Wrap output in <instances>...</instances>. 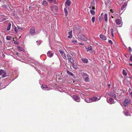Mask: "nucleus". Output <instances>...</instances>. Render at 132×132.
Wrapping results in <instances>:
<instances>
[{"instance_id": "1", "label": "nucleus", "mask_w": 132, "mask_h": 132, "mask_svg": "<svg viewBox=\"0 0 132 132\" xmlns=\"http://www.w3.org/2000/svg\"><path fill=\"white\" fill-rule=\"evenodd\" d=\"M78 38L81 40L86 41L87 40V37L83 34H79L78 35Z\"/></svg>"}, {"instance_id": "2", "label": "nucleus", "mask_w": 132, "mask_h": 132, "mask_svg": "<svg viewBox=\"0 0 132 132\" xmlns=\"http://www.w3.org/2000/svg\"><path fill=\"white\" fill-rule=\"evenodd\" d=\"M29 34L31 36H34L36 34L35 28L34 27H32L29 30Z\"/></svg>"}, {"instance_id": "3", "label": "nucleus", "mask_w": 132, "mask_h": 132, "mask_svg": "<svg viewBox=\"0 0 132 132\" xmlns=\"http://www.w3.org/2000/svg\"><path fill=\"white\" fill-rule=\"evenodd\" d=\"M101 97L99 96H95L90 98L91 102L97 101L100 99Z\"/></svg>"}, {"instance_id": "4", "label": "nucleus", "mask_w": 132, "mask_h": 132, "mask_svg": "<svg viewBox=\"0 0 132 132\" xmlns=\"http://www.w3.org/2000/svg\"><path fill=\"white\" fill-rule=\"evenodd\" d=\"M130 101V100L129 98H126L124 101L123 105L125 106H127L129 104Z\"/></svg>"}, {"instance_id": "5", "label": "nucleus", "mask_w": 132, "mask_h": 132, "mask_svg": "<svg viewBox=\"0 0 132 132\" xmlns=\"http://www.w3.org/2000/svg\"><path fill=\"white\" fill-rule=\"evenodd\" d=\"M73 99L76 102H79L80 101V97L78 96L74 95L72 96Z\"/></svg>"}, {"instance_id": "6", "label": "nucleus", "mask_w": 132, "mask_h": 132, "mask_svg": "<svg viewBox=\"0 0 132 132\" xmlns=\"http://www.w3.org/2000/svg\"><path fill=\"white\" fill-rule=\"evenodd\" d=\"M67 56L68 60L69 62L71 64L73 63L74 61L72 57L69 54H67Z\"/></svg>"}, {"instance_id": "7", "label": "nucleus", "mask_w": 132, "mask_h": 132, "mask_svg": "<svg viewBox=\"0 0 132 132\" xmlns=\"http://www.w3.org/2000/svg\"><path fill=\"white\" fill-rule=\"evenodd\" d=\"M59 52L63 59L65 60H67V58L64 52L62 50H59Z\"/></svg>"}, {"instance_id": "8", "label": "nucleus", "mask_w": 132, "mask_h": 132, "mask_svg": "<svg viewBox=\"0 0 132 132\" xmlns=\"http://www.w3.org/2000/svg\"><path fill=\"white\" fill-rule=\"evenodd\" d=\"M2 75L3 78H4L6 76V72L2 69L0 70V76Z\"/></svg>"}, {"instance_id": "9", "label": "nucleus", "mask_w": 132, "mask_h": 132, "mask_svg": "<svg viewBox=\"0 0 132 132\" xmlns=\"http://www.w3.org/2000/svg\"><path fill=\"white\" fill-rule=\"evenodd\" d=\"M121 19H116L115 20V22L117 25H118L119 27H121L122 26V23H121Z\"/></svg>"}, {"instance_id": "10", "label": "nucleus", "mask_w": 132, "mask_h": 132, "mask_svg": "<svg viewBox=\"0 0 132 132\" xmlns=\"http://www.w3.org/2000/svg\"><path fill=\"white\" fill-rule=\"evenodd\" d=\"M106 100L110 104L114 103L115 102L114 101L113 99L111 98H109L108 97L107 98Z\"/></svg>"}, {"instance_id": "11", "label": "nucleus", "mask_w": 132, "mask_h": 132, "mask_svg": "<svg viewBox=\"0 0 132 132\" xmlns=\"http://www.w3.org/2000/svg\"><path fill=\"white\" fill-rule=\"evenodd\" d=\"M109 95L112 96L113 98H116V96L115 93L113 92H112L109 93Z\"/></svg>"}, {"instance_id": "12", "label": "nucleus", "mask_w": 132, "mask_h": 132, "mask_svg": "<svg viewBox=\"0 0 132 132\" xmlns=\"http://www.w3.org/2000/svg\"><path fill=\"white\" fill-rule=\"evenodd\" d=\"M48 56L50 57H51L53 55V53H52V52L50 51H48L47 53Z\"/></svg>"}, {"instance_id": "13", "label": "nucleus", "mask_w": 132, "mask_h": 132, "mask_svg": "<svg viewBox=\"0 0 132 132\" xmlns=\"http://www.w3.org/2000/svg\"><path fill=\"white\" fill-rule=\"evenodd\" d=\"M42 4L44 6H48V2L45 0H43L42 2Z\"/></svg>"}, {"instance_id": "14", "label": "nucleus", "mask_w": 132, "mask_h": 132, "mask_svg": "<svg viewBox=\"0 0 132 132\" xmlns=\"http://www.w3.org/2000/svg\"><path fill=\"white\" fill-rule=\"evenodd\" d=\"M71 3V2L69 0H67L65 2V6L67 5L68 6H69Z\"/></svg>"}, {"instance_id": "15", "label": "nucleus", "mask_w": 132, "mask_h": 132, "mask_svg": "<svg viewBox=\"0 0 132 132\" xmlns=\"http://www.w3.org/2000/svg\"><path fill=\"white\" fill-rule=\"evenodd\" d=\"M100 38L103 40H105L106 39V37L102 34H101L100 35Z\"/></svg>"}, {"instance_id": "16", "label": "nucleus", "mask_w": 132, "mask_h": 132, "mask_svg": "<svg viewBox=\"0 0 132 132\" xmlns=\"http://www.w3.org/2000/svg\"><path fill=\"white\" fill-rule=\"evenodd\" d=\"M42 88L44 90H48L47 86V85L42 84L41 86Z\"/></svg>"}, {"instance_id": "17", "label": "nucleus", "mask_w": 132, "mask_h": 132, "mask_svg": "<svg viewBox=\"0 0 132 132\" xmlns=\"http://www.w3.org/2000/svg\"><path fill=\"white\" fill-rule=\"evenodd\" d=\"M90 5L93 7L92 10H95V4L94 2L93 1L91 2Z\"/></svg>"}, {"instance_id": "18", "label": "nucleus", "mask_w": 132, "mask_h": 132, "mask_svg": "<svg viewBox=\"0 0 132 132\" xmlns=\"http://www.w3.org/2000/svg\"><path fill=\"white\" fill-rule=\"evenodd\" d=\"M85 100L87 103L91 102L90 98H85Z\"/></svg>"}, {"instance_id": "19", "label": "nucleus", "mask_w": 132, "mask_h": 132, "mask_svg": "<svg viewBox=\"0 0 132 132\" xmlns=\"http://www.w3.org/2000/svg\"><path fill=\"white\" fill-rule=\"evenodd\" d=\"M69 35L68 36V38H71L72 37V31L71 30L69 32Z\"/></svg>"}, {"instance_id": "20", "label": "nucleus", "mask_w": 132, "mask_h": 132, "mask_svg": "<svg viewBox=\"0 0 132 132\" xmlns=\"http://www.w3.org/2000/svg\"><path fill=\"white\" fill-rule=\"evenodd\" d=\"M81 60L84 63H87L88 62L87 59H86L82 58Z\"/></svg>"}, {"instance_id": "21", "label": "nucleus", "mask_w": 132, "mask_h": 132, "mask_svg": "<svg viewBox=\"0 0 132 132\" xmlns=\"http://www.w3.org/2000/svg\"><path fill=\"white\" fill-rule=\"evenodd\" d=\"M72 65V67L74 69H77V65L75 64L74 62H73V63H71Z\"/></svg>"}, {"instance_id": "22", "label": "nucleus", "mask_w": 132, "mask_h": 132, "mask_svg": "<svg viewBox=\"0 0 132 132\" xmlns=\"http://www.w3.org/2000/svg\"><path fill=\"white\" fill-rule=\"evenodd\" d=\"M127 5V3H125L122 6V7H121V10H124L125 8L126 7Z\"/></svg>"}, {"instance_id": "23", "label": "nucleus", "mask_w": 132, "mask_h": 132, "mask_svg": "<svg viewBox=\"0 0 132 132\" xmlns=\"http://www.w3.org/2000/svg\"><path fill=\"white\" fill-rule=\"evenodd\" d=\"M18 49L20 51H23L24 52V50L20 46H18Z\"/></svg>"}, {"instance_id": "24", "label": "nucleus", "mask_w": 132, "mask_h": 132, "mask_svg": "<svg viewBox=\"0 0 132 132\" xmlns=\"http://www.w3.org/2000/svg\"><path fill=\"white\" fill-rule=\"evenodd\" d=\"M11 24L10 23H9L7 27V30L8 31L10 30L11 27Z\"/></svg>"}, {"instance_id": "25", "label": "nucleus", "mask_w": 132, "mask_h": 132, "mask_svg": "<svg viewBox=\"0 0 132 132\" xmlns=\"http://www.w3.org/2000/svg\"><path fill=\"white\" fill-rule=\"evenodd\" d=\"M14 30L16 33H18V30H19V28H18V26H17V27H15Z\"/></svg>"}, {"instance_id": "26", "label": "nucleus", "mask_w": 132, "mask_h": 132, "mask_svg": "<svg viewBox=\"0 0 132 132\" xmlns=\"http://www.w3.org/2000/svg\"><path fill=\"white\" fill-rule=\"evenodd\" d=\"M122 73L124 76H126L127 75V72L126 70L124 69L123 70Z\"/></svg>"}, {"instance_id": "27", "label": "nucleus", "mask_w": 132, "mask_h": 132, "mask_svg": "<svg viewBox=\"0 0 132 132\" xmlns=\"http://www.w3.org/2000/svg\"><path fill=\"white\" fill-rule=\"evenodd\" d=\"M67 73L70 75L72 76H74V75L71 72L69 71L68 70L67 71Z\"/></svg>"}, {"instance_id": "28", "label": "nucleus", "mask_w": 132, "mask_h": 132, "mask_svg": "<svg viewBox=\"0 0 132 132\" xmlns=\"http://www.w3.org/2000/svg\"><path fill=\"white\" fill-rule=\"evenodd\" d=\"M104 19L105 21H107L108 20V17L107 14L106 13L104 15Z\"/></svg>"}, {"instance_id": "29", "label": "nucleus", "mask_w": 132, "mask_h": 132, "mask_svg": "<svg viewBox=\"0 0 132 132\" xmlns=\"http://www.w3.org/2000/svg\"><path fill=\"white\" fill-rule=\"evenodd\" d=\"M64 10L65 13V15L66 16H67L68 14V12L66 8H64Z\"/></svg>"}, {"instance_id": "30", "label": "nucleus", "mask_w": 132, "mask_h": 132, "mask_svg": "<svg viewBox=\"0 0 132 132\" xmlns=\"http://www.w3.org/2000/svg\"><path fill=\"white\" fill-rule=\"evenodd\" d=\"M85 80L86 82H88L89 81V79L88 77V76H87L85 78Z\"/></svg>"}, {"instance_id": "31", "label": "nucleus", "mask_w": 132, "mask_h": 132, "mask_svg": "<svg viewBox=\"0 0 132 132\" xmlns=\"http://www.w3.org/2000/svg\"><path fill=\"white\" fill-rule=\"evenodd\" d=\"M81 75L83 76H88V75L85 72H82L81 73Z\"/></svg>"}, {"instance_id": "32", "label": "nucleus", "mask_w": 132, "mask_h": 132, "mask_svg": "<svg viewBox=\"0 0 132 132\" xmlns=\"http://www.w3.org/2000/svg\"><path fill=\"white\" fill-rule=\"evenodd\" d=\"M12 38V37L10 36H7L6 37V39L7 40H10Z\"/></svg>"}, {"instance_id": "33", "label": "nucleus", "mask_w": 132, "mask_h": 132, "mask_svg": "<svg viewBox=\"0 0 132 132\" xmlns=\"http://www.w3.org/2000/svg\"><path fill=\"white\" fill-rule=\"evenodd\" d=\"M87 51H91L92 50V47H88L87 48H86Z\"/></svg>"}, {"instance_id": "34", "label": "nucleus", "mask_w": 132, "mask_h": 132, "mask_svg": "<svg viewBox=\"0 0 132 132\" xmlns=\"http://www.w3.org/2000/svg\"><path fill=\"white\" fill-rule=\"evenodd\" d=\"M90 12L92 15H94L95 13V12L94 10H91L90 11Z\"/></svg>"}, {"instance_id": "35", "label": "nucleus", "mask_w": 132, "mask_h": 132, "mask_svg": "<svg viewBox=\"0 0 132 132\" xmlns=\"http://www.w3.org/2000/svg\"><path fill=\"white\" fill-rule=\"evenodd\" d=\"M111 32L112 36L113 37H114V34L113 33V29L111 28Z\"/></svg>"}, {"instance_id": "36", "label": "nucleus", "mask_w": 132, "mask_h": 132, "mask_svg": "<svg viewBox=\"0 0 132 132\" xmlns=\"http://www.w3.org/2000/svg\"><path fill=\"white\" fill-rule=\"evenodd\" d=\"M18 27L19 28V31H20L21 30H23V28L22 27H20L18 26Z\"/></svg>"}, {"instance_id": "37", "label": "nucleus", "mask_w": 132, "mask_h": 132, "mask_svg": "<svg viewBox=\"0 0 132 132\" xmlns=\"http://www.w3.org/2000/svg\"><path fill=\"white\" fill-rule=\"evenodd\" d=\"M95 18L94 16H93L92 17V21L94 23L95 21Z\"/></svg>"}, {"instance_id": "38", "label": "nucleus", "mask_w": 132, "mask_h": 132, "mask_svg": "<svg viewBox=\"0 0 132 132\" xmlns=\"http://www.w3.org/2000/svg\"><path fill=\"white\" fill-rule=\"evenodd\" d=\"M124 114L125 116H129V114H128L129 113L127 111H124Z\"/></svg>"}, {"instance_id": "39", "label": "nucleus", "mask_w": 132, "mask_h": 132, "mask_svg": "<svg viewBox=\"0 0 132 132\" xmlns=\"http://www.w3.org/2000/svg\"><path fill=\"white\" fill-rule=\"evenodd\" d=\"M7 6L6 5H3L2 6V7L4 9H7Z\"/></svg>"}, {"instance_id": "40", "label": "nucleus", "mask_w": 132, "mask_h": 132, "mask_svg": "<svg viewBox=\"0 0 132 132\" xmlns=\"http://www.w3.org/2000/svg\"><path fill=\"white\" fill-rule=\"evenodd\" d=\"M37 44L38 45H39L41 43V42L40 40H38L36 41Z\"/></svg>"}, {"instance_id": "41", "label": "nucleus", "mask_w": 132, "mask_h": 132, "mask_svg": "<svg viewBox=\"0 0 132 132\" xmlns=\"http://www.w3.org/2000/svg\"><path fill=\"white\" fill-rule=\"evenodd\" d=\"M72 42L74 43H76L77 42V40L76 39L72 40Z\"/></svg>"}, {"instance_id": "42", "label": "nucleus", "mask_w": 132, "mask_h": 132, "mask_svg": "<svg viewBox=\"0 0 132 132\" xmlns=\"http://www.w3.org/2000/svg\"><path fill=\"white\" fill-rule=\"evenodd\" d=\"M14 43L15 44H19V42H18V41H14Z\"/></svg>"}, {"instance_id": "43", "label": "nucleus", "mask_w": 132, "mask_h": 132, "mask_svg": "<svg viewBox=\"0 0 132 132\" xmlns=\"http://www.w3.org/2000/svg\"><path fill=\"white\" fill-rule=\"evenodd\" d=\"M129 52H132L131 48L130 47H129Z\"/></svg>"}, {"instance_id": "44", "label": "nucleus", "mask_w": 132, "mask_h": 132, "mask_svg": "<svg viewBox=\"0 0 132 132\" xmlns=\"http://www.w3.org/2000/svg\"><path fill=\"white\" fill-rule=\"evenodd\" d=\"M108 42L109 43H110L111 44H112L113 43L112 41L111 40H109L108 41Z\"/></svg>"}, {"instance_id": "45", "label": "nucleus", "mask_w": 132, "mask_h": 132, "mask_svg": "<svg viewBox=\"0 0 132 132\" xmlns=\"http://www.w3.org/2000/svg\"><path fill=\"white\" fill-rule=\"evenodd\" d=\"M102 18L101 17L99 16L98 18V19L100 21H101L102 20Z\"/></svg>"}, {"instance_id": "46", "label": "nucleus", "mask_w": 132, "mask_h": 132, "mask_svg": "<svg viewBox=\"0 0 132 132\" xmlns=\"http://www.w3.org/2000/svg\"><path fill=\"white\" fill-rule=\"evenodd\" d=\"M130 61H132V55H131L130 57Z\"/></svg>"}, {"instance_id": "47", "label": "nucleus", "mask_w": 132, "mask_h": 132, "mask_svg": "<svg viewBox=\"0 0 132 132\" xmlns=\"http://www.w3.org/2000/svg\"><path fill=\"white\" fill-rule=\"evenodd\" d=\"M89 8L90 9L92 10L93 7L92 6H91L90 5V6L89 7Z\"/></svg>"}, {"instance_id": "48", "label": "nucleus", "mask_w": 132, "mask_h": 132, "mask_svg": "<svg viewBox=\"0 0 132 132\" xmlns=\"http://www.w3.org/2000/svg\"><path fill=\"white\" fill-rule=\"evenodd\" d=\"M16 55H17L18 56H19V53H18V52H16Z\"/></svg>"}, {"instance_id": "49", "label": "nucleus", "mask_w": 132, "mask_h": 132, "mask_svg": "<svg viewBox=\"0 0 132 132\" xmlns=\"http://www.w3.org/2000/svg\"><path fill=\"white\" fill-rule=\"evenodd\" d=\"M112 65H113V68H114V66H115V65H114V64H112Z\"/></svg>"}, {"instance_id": "50", "label": "nucleus", "mask_w": 132, "mask_h": 132, "mask_svg": "<svg viewBox=\"0 0 132 132\" xmlns=\"http://www.w3.org/2000/svg\"><path fill=\"white\" fill-rule=\"evenodd\" d=\"M110 86H111V85L110 84H109L108 85V87L109 88L110 87Z\"/></svg>"}, {"instance_id": "51", "label": "nucleus", "mask_w": 132, "mask_h": 132, "mask_svg": "<svg viewBox=\"0 0 132 132\" xmlns=\"http://www.w3.org/2000/svg\"><path fill=\"white\" fill-rule=\"evenodd\" d=\"M1 20H2V21H3L4 20L3 18H1Z\"/></svg>"}, {"instance_id": "52", "label": "nucleus", "mask_w": 132, "mask_h": 132, "mask_svg": "<svg viewBox=\"0 0 132 132\" xmlns=\"http://www.w3.org/2000/svg\"><path fill=\"white\" fill-rule=\"evenodd\" d=\"M130 95H131V97H132V92L131 93Z\"/></svg>"}, {"instance_id": "53", "label": "nucleus", "mask_w": 132, "mask_h": 132, "mask_svg": "<svg viewBox=\"0 0 132 132\" xmlns=\"http://www.w3.org/2000/svg\"><path fill=\"white\" fill-rule=\"evenodd\" d=\"M79 44H81V45H84V44H81V43H80Z\"/></svg>"}, {"instance_id": "54", "label": "nucleus", "mask_w": 132, "mask_h": 132, "mask_svg": "<svg viewBox=\"0 0 132 132\" xmlns=\"http://www.w3.org/2000/svg\"><path fill=\"white\" fill-rule=\"evenodd\" d=\"M38 72L39 73H40V71H38Z\"/></svg>"}, {"instance_id": "55", "label": "nucleus", "mask_w": 132, "mask_h": 132, "mask_svg": "<svg viewBox=\"0 0 132 132\" xmlns=\"http://www.w3.org/2000/svg\"><path fill=\"white\" fill-rule=\"evenodd\" d=\"M130 65L131 66H132V64H131V63L130 64Z\"/></svg>"}, {"instance_id": "56", "label": "nucleus", "mask_w": 132, "mask_h": 132, "mask_svg": "<svg viewBox=\"0 0 132 132\" xmlns=\"http://www.w3.org/2000/svg\"><path fill=\"white\" fill-rule=\"evenodd\" d=\"M109 62L110 63H111V61H109Z\"/></svg>"}, {"instance_id": "57", "label": "nucleus", "mask_w": 132, "mask_h": 132, "mask_svg": "<svg viewBox=\"0 0 132 132\" xmlns=\"http://www.w3.org/2000/svg\"><path fill=\"white\" fill-rule=\"evenodd\" d=\"M111 18H114L113 17V16H112Z\"/></svg>"}, {"instance_id": "58", "label": "nucleus", "mask_w": 132, "mask_h": 132, "mask_svg": "<svg viewBox=\"0 0 132 132\" xmlns=\"http://www.w3.org/2000/svg\"><path fill=\"white\" fill-rule=\"evenodd\" d=\"M81 95H83V94H81Z\"/></svg>"}, {"instance_id": "59", "label": "nucleus", "mask_w": 132, "mask_h": 132, "mask_svg": "<svg viewBox=\"0 0 132 132\" xmlns=\"http://www.w3.org/2000/svg\"><path fill=\"white\" fill-rule=\"evenodd\" d=\"M109 65H110V66H111V65H110V64Z\"/></svg>"}, {"instance_id": "60", "label": "nucleus", "mask_w": 132, "mask_h": 132, "mask_svg": "<svg viewBox=\"0 0 132 132\" xmlns=\"http://www.w3.org/2000/svg\"><path fill=\"white\" fill-rule=\"evenodd\" d=\"M0 42H1V41L0 40Z\"/></svg>"}, {"instance_id": "61", "label": "nucleus", "mask_w": 132, "mask_h": 132, "mask_svg": "<svg viewBox=\"0 0 132 132\" xmlns=\"http://www.w3.org/2000/svg\"><path fill=\"white\" fill-rule=\"evenodd\" d=\"M1 85V84L0 83V85Z\"/></svg>"}]
</instances>
